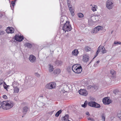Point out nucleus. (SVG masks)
<instances>
[{"mask_svg": "<svg viewBox=\"0 0 121 121\" xmlns=\"http://www.w3.org/2000/svg\"><path fill=\"white\" fill-rule=\"evenodd\" d=\"M86 114L87 115H88V116H89L90 115V114L88 112H86Z\"/></svg>", "mask_w": 121, "mask_h": 121, "instance_id": "09e8293b", "label": "nucleus"}, {"mask_svg": "<svg viewBox=\"0 0 121 121\" xmlns=\"http://www.w3.org/2000/svg\"><path fill=\"white\" fill-rule=\"evenodd\" d=\"M79 93L81 95L86 96L88 94V93L85 89H81L79 90Z\"/></svg>", "mask_w": 121, "mask_h": 121, "instance_id": "9b49d317", "label": "nucleus"}, {"mask_svg": "<svg viewBox=\"0 0 121 121\" xmlns=\"http://www.w3.org/2000/svg\"><path fill=\"white\" fill-rule=\"evenodd\" d=\"M62 63V62L60 60H57L56 61V64L57 65H61Z\"/></svg>", "mask_w": 121, "mask_h": 121, "instance_id": "c756f323", "label": "nucleus"}, {"mask_svg": "<svg viewBox=\"0 0 121 121\" xmlns=\"http://www.w3.org/2000/svg\"><path fill=\"white\" fill-rule=\"evenodd\" d=\"M87 102L86 101H85L84 104L82 105V106L84 108H85L87 106Z\"/></svg>", "mask_w": 121, "mask_h": 121, "instance_id": "c9c22d12", "label": "nucleus"}, {"mask_svg": "<svg viewBox=\"0 0 121 121\" xmlns=\"http://www.w3.org/2000/svg\"><path fill=\"white\" fill-rule=\"evenodd\" d=\"M56 86V83L53 82L47 84L46 86V87L49 89H52L54 88Z\"/></svg>", "mask_w": 121, "mask_h": 121, "instance_id": "6e6552de", "label": "nucleus"}, {"mask_svg": "<svg viewBox=\"0 0 121 121\" xmlns=\"http://www.w3.org/2000/svg\"><path fill=\"white\" fill-rule=\"evenodd\" d=\"M94 22L91 19V18L89 19L88 20V24L90 26H92L93 25Z\"/></svg>", "mask_w": 121, "mask_h": 121, "instance_id": "f3484780", "label": "nucleus"}, {"mask_svg": "<svg viewBox=\"0 0 121 121\" xmlns=\"http://www.w3.org/2000/svg\"><path fill=\"white\" fill-rule=\"evenodd\" d=\"M97 64H97L96 63H95V64H94V67H96L97 66Z\"/></svg>", "mask_w": 121, "mask_h": 121, "instance_id": "8fccbe9b", "label": "nucleus"}, {"mask_svg": "<svg viewBox=\"0 0 121 121\" xmlns=\"http://www.w3.org/2000/svg\"><path fill=\"white\" fill-rule=\"evenodd\" d=\"M89 57L87 54H85L82 56V61L84 62H87L89 60Z\"/></svg>", "mask_w": 121, "mask_h": 121, "instance_id": "9d476101", "label": "nucleus"}, {"mask_svg": "<svg viewBox=\"0 0 121 121\" xmlns=\"http://www.w3.org/2000/svg\"><path fill=\"white\" fill-rule=\"evenodd\" d=\"M91 6H92L91 9L94 12L97 10L96 9L97 8V5L91 4Z\"/></svg>", "mask_w": 121, "mask_h": 121, "instance_id": "a211bd4d", "label": "nucleus"}, {"mask_svg": "<svg viewBox=\"0 0 121 121\" xmlns=\"http://www.w3.org/2000/svg\"><path fill=\"white\" fill-rule=\"evenodd\" d=\"M117 116L121 120V112L120 113L118 114Z\"/></svg>", "mask_w": 121, "mask_h": 121, "instance_id": "79ce46f5", "label": "nucleus"}, {"mask_svg": "<svg viewBox=\"0 0 121 121\" xmlns=\"http://www.w3.org/2000/svg\"><path fill=\"white\" fill-rule=\"evenodd\" d=\"M114 44L116 45H120L121 43L120 41H115L114 43Z\"/></svg>", "mask_w": 121, "mask_h": 121, "instance_id": "4c0bfd02", "label": "nucleus"}, {"mask_svg": "<svg viewBox=\"0 0 121 121\" xmlns=\"http://www.w3.org/2000/svg\"><path fill=\"white\" fill-rule=\"evenodd\" d=\"M84 50L86 52H89L91 51V48L88 46H85L84 48Z\"/></svg>", "mask_w": 121, "mask_h": 121, "instance_id": "6ab92c4d", "label": "nucleus"}, {"mask_svg": "<svg viewBox=\"0 0 121 121\" xmlns=\"http://www.w3.org/2000/svg\"><path fill=\"white\" fill-rule=\"evenodd\" d=\"M67 4L69 8L72 7L70 0H67Z\"/></svg>", "mask_w": 121, "mask_h": 121, "instance_id": "cd10ccee", "label": "nucleus"}, {"mask_svg": "<svg viewBox=\"0 0 121 121\" xmlns=\"http://www.w3.org/2000/svg\"><path fill=\"white\" fill-rule=\"evenodd\" d=\"M7 75H9L10 74L9 76H11L12 75V74L13 73L12 72V71L10 70L7 72Z\"/></svg>", "mask_w": 121, "mask_h": 121, "instance_id": "ea45409f", "label": "nucleus"}, {"mask_svg": "<svg viewBox=\"0 0 121 121\" xmlns=\"http://www.w3.org/2000/svg\"><path fill=\"white\" fill-rule=\"evenodd\" d=\"M2 107L3 109H9L13 106V104L12 101H3L1 103Z\"/></svg>", "mask_w": 121, "mask_h": 121, "instance_id": "f257e3e1", "label": "nucleus"}, {"mask_svg": "<svg viewBox=\"0 0 121 121\" xmlns=\"http://www.w3.org/2000/svg\"><path fill=\"white\" fill-rule=\"evenodd\" d=\"M101 46H99L98 47V48H97V52L95 56L93 58V59H94L96 57L98 53L100 52L101 50Z\"/></svg>", "mask_w": 121, "mask_h": 121, "instance_id": "4be33fe9", "label": "nucleus"}, {"mask_svg": "<svg viewBox=\"0 0 121 121\" xmlns=\"http://www.w3.org/2000/svg\"><path fill=\"white\" fill-rule=\"evenodd\" d=\"M78 53V50L77 49H75L72 52V54L73 55L77 56Z\"/></svg>", "mask_w": 121, "mask_h": 121, "instance_id": "aec40b11", "label": "nucleus"}, {"mask_svg": "<svg viewBox=\"0 0 121 121\" xmlns=\"http://www.w3.org/2000/svg\"><path fill=\"white\" fill-rule=\"evenodd\" d=\"M103 29V27L102 26H98L94 28L93 29L91 33L94 34H96L99 31L102 30Z\"/></svg>", "mask_w": 121, "mask_h": 121, "instance_id": "39448f33", "label": "nucleus"}, {"mask_svg": "<svg viewBox=\"0 0 121 121\" xmlns=\"http://www.w3.org/2000/svg\"><path fill=\"white\" fill-rule=\"evenodd\" d=\"M3 86V87L5 89H7V85L6 84H5V82H4V84H3L2 85Z\"/></svg>", "mask_w": 121, "mask_h": 121, "instance_id": "a19ab883", "label": "nucleus"}, {"mask_svg": "<svg viewBox=\"0 0 121 121\" xmlns=\"http://www.w3.org/2000/svg\"><path fill=\"white\" fill-rule=\"evenodd\" d=\"M69 11L72 15L73 16L74 15V8H73L72 7H70L69 8Z\"/></svg>", "mask_w": 121, "mask_h": 121, "instance_id": "dca6fc26", "label": "nucleus"}, {"mask_svg": "<svg viewBox=\"0 0 121 121\" xmlns=\"http://www.w3.org/2000/svg\"><path fill=\"white\" fill-rule=\"evenodd\" d=\"M18 83L17 82L14 81L12 83V86H13V88L18 87Z\"/></svg>", "mask_w": 121, "mask_h": 121, "instance_id": "5701e85b", "label": "nucleus"}, {"mask_svg": "<svg viewBox=\"0 0 121 121\" xmlns=\"http://www.w3.org/2000/svg\"><path fill=\"white\" fill-rule=\"evenodd\" d=\"M29 108L25 106L23 108V112L24 114L26 113V112L28 111Z\"/></svg>", "mask_w": 121, "mask_h": 121, "instance_id": "412c9836", "label": "nucleus"}, {"mask_svg": "<svg viewBox=\"0 0 121 121\" xmlns=\"http://www.w3.org/2000/svg\"><path fill=\"white\" fill-rule=\"evenodd\" d=\"M1 106H2L1 104V102L0 101V108Z\"/></svg>", "mask_w": 121, "mask_h": 121, "instance_id": "6e6d98bb", "label": "nucleus"}, {"mask_svg": "<svg viewBox=\"0 0 121 121\" xmlns=\"http://www.w3.org/2000/svg\"><path fill=\"white\" fill-rule=\"evenodd\" d=\"M101 50L103 53H106L107 52V50H106L104 47L103 46H101Z\"/></svg>", "mask_w": 121, "mask_h": 121, "instance_id": "b1692460", "label": "nucleus"}, {"mask_svg": "<svg viewBox=\"0 0 121 121\" xmlns=\"http://www.w3.org/2000/svg\"><path fill=\"white\" fill-rule=\"evenodd\" d=\"M49 71L50 72H52L54 70V69L53 68V66L51 65V64H50L49 65Z\"/></svg>", "mask_w": 121, "mask_h": 121, "instance_id": "a878e982", "label": "nucleus"}, {"mask_svg": "<svg viewBox=\"0 0 121 121\" xmlns=\"http://www.w3.org/2000/svg\"><path fill=\"white\" fill-rule=\"evenodd\" d=\"M59 87V90L60 91L61 94L67 91L66 89L67 87V85L66 84H63L60 86Z\"/></svg>", "mask_w": 121, "mask_h": 121, "instance_id": "20e7f679", "label": "nucleus"}, {"mask_svg": "<svg viewBox=\"0 0 121 121\" xmlns=\"http://www.w3.org/2000/svg\"><path fill=\"white\" fill-rule=\"evenodd\" d=\"M114 6L113 4L112 0H108L106 2V6L109 9H112Z\"/></svg>", "mask_w": 121, "mask_h": 121, "instance_id": "423d86ee", "label": "nucleus"}, {"mask_svg": "<svg viewBox=\"0 0 121 121\" xmlns=\"http://www.w3.org/2000/svg\"><path fill=\"white\" fill-rule=\"evenodd\" d=\"M63 17H61V20H60V23L61 24L62 23H63V22H64V19H63Z\"/></svg>", "mask_w": 121, "mask_h": 121, "instance_id": "c03bdc74", "label": "nucleus"}, {"mask_svg": "<svg viewBox=\"0 0 121 121\" xmlns=\"http://www.w3.org/2000/svg\"><path fill=\"white\" fill-rule=\"evenodd\" d=\"M35 76H39V74H38L37 73H35Z\"/></svg>", "mask_w": 121, "mask_h": 121, "instance_id": "3c124183", "label": "nucleus"}, {"mask_svg": "<svg viewBox=\"0 0 121 121\" xmlns=\"http://www.w3.org/2000/svg\"><path fill=\"white\" fill-rule=\"evenodd\" d=\"M4 82L2 79H0V87L3 84H4Z\"/></svg>", "mask_w": 121, "mask_h": 121, "instance_id": "72a5a7b5", "label": "nucleus"}, {"mask_svg": "<svg viewBox=\"0 0 121 121\" xmlns=\"http://www.w3.org/2000/svg\"><path fill=\"white\" fill-rule=\"evenodd\" d=\"M88 120H90L92 121H94V119L93 118H91V117H89V118H88Z\"/></svg>", "mask_w": 121, "mask_h": 121, "instance_id": "49530a36", "label": "nucleus"}, {"mask_svg": "<svg viewBox=\"0 0 121 121\" xmlns=\"http://www.w3.org/2000/svg\"><path fill=\"white\" fill-rule=\"evenodd\" d=\"M110 73L112 75H115L116 73V72L113 70H111L110 71Z\"/></svg>", "mask_w": 121, "mask_h": 121, "instance_id": "e433bc0d", "label": "nucleus"}, {"mask_svg": "<svg viewBox=\"0 0 121 121\" xmlns=\"http://www.w3.org/2000/svg\"><path fill=\"white\" fill-rule=\"evenodd\" d=\"M14 39L17 41L19 42H21L23 39V37L21 35L17 34L14 37Z\"/></svg>", "mask_w": 121, "mask_h": 121, "instance_id": "1a4fd4ad", "label": "nucleus"}, {"mask_svg": "<svg viewBox=\"0 0 121 121\" xmlns=\"http://www.w3.org/2000/svg\"><path fill=\"white\" fill-rule=\"evenodd\" d=\"M19 90V88L18 87H16L14 88V93H18Z\"/></svg>", "mask_w": 121, "mask_h": 121, "instance_id": "c85d7f7f", "label": "nucleus"}, {"mask_svg": "<svg viewBox=\"0 0 121 121\" xmlns=\"http://www.w3.org/2000/svg\"><path fill=\"white\" fill-rule=\"evenodd\" d=\"M72 70L76 73H79L82 71V66L79 64H76L73 65L72 67Z\"/></svg>", "mask_w": 121, "mask_h": 121, "instance_id": "f03ea898", "label": "nucleus"}, {"mask_svg": "<svg viewBox=\"0 0 121 121\" xmlns=\"http://www.w3.org/2000/svg\"><path fill=\"white\" fill-rule=\"evenodd\" d=\"M69 116L68 114H66L65 116L63 117L62 120L63 121H67L68 119Z\"/></svg>", "mask_w": 121, "mask_h": 121, "instance_id": "393cba45", "label": "nucleus"}, {"mask_svg": "<svg viewBox=\"0 0 121 121\" xmlns=\"http://www.w3.org/2000/svg\"><path fill=\"white\" fill-rule=\"evenodd\" d=\"M4 33L5 32L4 31H2L0 32V34L1 35H4Z\"/></svg>", "mask_w": 121, "mask_h": 121, "instance_id": "a18cd8bd", "label": "nucleus"}, {"mask_svg": "<svg viewBox=\"0 0 121 121\" xmlns=\"http://www.w3.org/2000/svg\"><path fill=\"white\" fill-rule=\"evenodd\" d=\"M14 29L12 27H9L6 30V32L7 33H12L14 32Z\"/></svg>", "mask_w": 121, "mask_h": 121, "instance_id": "ddd939ff", "label": "nucleus"}, {"mask_svg": "<svg viewBox=\"0 0 121 121\" xmlns=\"http://www.w3.org/2000/svg\"><path fill=\"white\" fill-rule=\"evenodd\" d=\"M77 15L78 17L80 18H82L84 16L83 14L81 13H78Z\"/></svg>", "mask_w": 121, "mask_h": 121, "instance_id": "473e14b6", "label": "nucleus"}, {"mask_svg": "<svg viewBox=\"0 0 121 121\" xmlns=\"http://www.w3.org/2000/svg\"><path fill=\"white\" fill-rule=\"evenodd\" d=\"M61 71L60 69H57L54 70V73L55 74H58L60 73Z\"/></svg>", "mask_w": 121, "mask_h": 121, "instance_id": "bb28decb", "label": "nucleus"}, {"mask_svg": "<svg viewBox=\"0 0 121 121\" xmlns=\"http://www.w3.org/2000/svg\"><path fill=\"white\" fill-rule=\"evenodd\" d=\"M91 87H94V86H93L89 85L87 86V88L88 89H89L91 88Z\"/></svg>", "mask_w": 121, "mask_h": 121, "instance_id": "37998d69", "label": "nucleus"}, {"mask_svg": "<svg viewBox=\"0 0 121 121\" xmlns=\"http://www.w3.org/2000/svg\"><path fill=\"white\" fill-rule=\"evenodd\" d=\"M39 97H42L43 98V96L42 95L40 96H39Z\"/></svg>", "mask_w": 121, "mask_h": 121, "instance_id": "5fc2aeb1", "label": "nucleus"}, {"mask_svg": "<svg viewBox=\"0 0 121 121\" xmlns=\"http://www.w3.org/2000/svg\"><path fill=\"white\" fill-rule=\"evenodd\" d=\"M16 0H14V1H12L11 4L13 6V8L11 6V5L10 6L12 10H13V8L14 6L15 5V2H16Z\"/></svg>", "mask_w": 121, "mask_h": 121, "instance_id": "7c9ffc66", "label": "nucleus"}, {"mask_svg": "<svg viewBox=\"0 0 121 121\" xmlns=\"http://www.w3.org/2000/svg\"><path fill=\"white\" fill-rule=\"evenodd\" d=\"M91 19L94 22H97L98 20V15L93 16L91 17Z\"/></svg>", "mask_w": 121, "mask_h": 121, "instance_id": "2eb2a0df", "label": "nucleus"}, {"mask_svg": "<svg viewBox=\"0 0 121 121\" xmlns=\"http://www.w3.org/2000/svg\"><path fill=\"white\" fill-rule=\"evenodd\" d=\"M61 110H60L59 111L56 112V113L55 114V116L56 117H58L59 116V114L61 113Z\"/></svg>", "mask_w": 121, "mask_h": 121, "instance_id": "f704fd0d", "label": "nucleus"}, {"mask_svg": "<svg viewBox=\"0 0 121 121\" xmlns=\"http://www.w3.org/2000/svg\"><path fill=\"white\" fill-rule=\"evenodd\" d=\"M116 91H114V93L115 94H116Z\"/></svg>", "mask_w": 121, "mask_h": 121, "instance_id": "864d4df0", "label": "nucleus"}, {"mask_svg": "<svg viewBox=\"0 0 121 121\" xmlns=\"http://www.w3.org/2000/svg\"><path fill=\"white\" fill-rule=\"evenodd\" d=\"M99 62V60H98L96 62V63L97 64H98Z\"/></svg>", "mask_w": 121, "mask_h": 121, "instance_id": "603ef678", "label": "nucleus"}, {"mask_svg": "<svg viewBox=\"0 0 121 121\" xmlns=\"http://www.w3.org/2000/svg\"><path fill=\"white\" fill-rule=\"evenodd\" d=\"M101 117H102V120L103 121H105V117L104 115V114H102L101 115Z\"/></svg>", "mask_w": 121, "mask_h": 121, "instance_id": "58836bf2", "label": "nucleus"}, {"mask_svg": "<svg viewBox=\"0 0 121 121\" xmlns=\"http://www.w3.org/2000/svg\"><path fill=\"white\" fill-rule=\"evenodd\" d=\"M88 105L91 107L99 108L100 107V105L94 101H91L88 103Z\"/></svg>", "mask_w": 121, "mask_h": 121, "instance_id": "0eeeda50", "label": "nucleus"}, {"mask_svg": "<svg viewBox=\"0 0 121 121\" xmlns=\"http://www.w3.org/2000/svg\"><path fill=\"white\" fill-rule=\"evenodd\" d=\"M2 97L4 99H6L7 98V96L6 95H4Z\"/></svg>", "mask_w": 121, "mask_h": 121, "instance_id": "de8ad7c7", "label": "nucleus"}, {"mask_svg": "<svg viewBox=\"0 0 121 121\" xmlns=\"http://www.w3.org/2000/svg\"><path fill=\"white\" fill-rule=\"evenodd\" d=\"M26 46L28 48H32V44L29 43H26L25 44Z\"/></svg>", "mask_w": 121, "mask_h": 121, "instance_id": "2f4dec72", "label": "nucleus"}, {"mask_svg": "<svg viewBox=\"0 0 121 121\" xmlns=\"http://www.w3.org/2000/svg\"><path fill=\"white\" fill-rule=\"evenodd\" d=\"M29 59L30 62L32 63H34L35 61L36 58L35 56L31 55H30Z\"/></svg>", "mask_w": 121, "mask_h": 121, "instance_id": "4468645a", "label": "nucleus"}, {"mask_svg": "<svg viewBox=\"0 0 121 121\" xmlns=\"http://www.w3.org/2000/svg\"><path fill=\"white\" fill-rule=\"evenodd\" d=\"M103 102L104 104H108L112 102V101L108 98L106 97L103 99Z\"/></svg>", "mask_w": 121, "mask_h": 121, "instance_id": "f8f14e48", "label": "nucleus"}, {"mask_svg": "<svg viewBox=\"0 0 121 121\" xmlns=\"http://www.w3.org/2000/svg\"><path fill=\"white\" fill-rule=\"evenodd\" d=\"M63 30L65 33L66 31H70L71 30V25L69 24V22H66L63 26Z\"/></svg>", "mask_w": 121, "mask_h": 121, "instance_id": "7ed1b4c3", "label": "nucleus"}]
</instances>
